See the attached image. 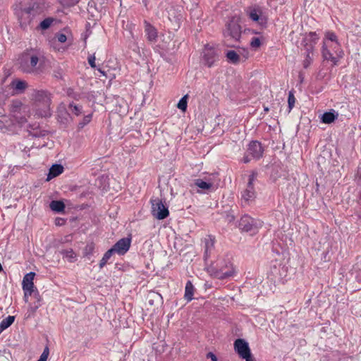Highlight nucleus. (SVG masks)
Returning <instances> with one entry per match:
<instances>
[{
    "label": "nucleus",
    "mask_w": 361,
    "mask_h": 361,
    "mask_svg": "<svg viewBox=\"0 0 361 361\" xmlns=\"http://www.w3.org/2000/svg\"><path fill=\"white\" fill-rule=\"evenodd\" d=\"M43 56L36 49L25 51L18 59L19 68L25 73L37 74L39 72Z\"/></svg>",
    "instance_id": "obj_1"
},
{
    "label": "nucleus",
    "mask_w": 361,
    "mask_h": 361,
    "mask_svg": "<svg viewBox=\"0 0 361 361\" xmlns=\"http://www.w3.org/2000/svg\"><path fill=\"white\" fill-rule=\"evenodd\" d=\"M322 56L325 60L331 61L334 65H336L341 57L340 44L336 35L332 32H326L322 46Z\"/></svg>",
    "instance_id": "obj_2"
},
{
    "label": "nucleus",
    "mask_w": 361,
    "mask_h": 361,
    "mask_svg": "<svg viewBox=\"0 0 361 361\" xmlns=\"http://www.w3.org/2000/svg\"><path fill=\"white\" fill-rule=\"evenodd\" d=\"M34 108L36 114L41 117L51 116L50 104L51 101V94L46 90H35L32 94Z\"/></svg>",
    "instance_id": "obj_3"
},
{
    "label": "nucleus",
    "mask_w": 361,
    "mask_h": 361,
    "mask_svg": "<svg viewBox=\"0 0 361 361\" xmlns=\"http://www.w3.org/2000/svg\"><path fill=\"white\" fill-rule=\"evenodd\" d=\"M30 117V109L19 101H13L10 107V121L13 126L22 127Z\"/></svg>",
    "instance_id": "obj_4"
},
{
    "label": "nucleus",
    "mask_w": 361,
    "mask_h": 361,
    "mask_svg": "<svg viewBox=\"0 0 361 361\" xmlns=\"http://www.w3.org/2000/svg\"><path fill=\"white\" fill-rule=\"evenodd\" d=\"M212 276L219 279H225L233 276L234 269L228 259H218L209 268Z\"/></svg>",
    "instance_id": "obj_5"
},
{
    "label": "nucleus",
    "mask_w": 361,
    "mask_h": 361,
    "mask_svg": "<svg viewBox=\"0 0 361 361\" xmlns=\"http://www.w3.org/2000/svg\"><path fill=\"white\" fill-rule=\"evenodd\" d=\"M152 214L159 220L166 219L169 215L168 207L159 198L152 199Z\"/></svg>",
    "instance_id": "obj_6"
},
{
    "label": "nucleus",
    "mask_w": 361,
    "mask_h": 361,
    "mask_svg": "<svg viewBox=\"0 0 361 361\" xmlns=\"http://www.w3.org/2000/svg\"><path fill=\"white\" fill-rule=\"evenodd\" d=\"M262 226L259 221L255 220L249 216H243L239 222V228L242 231L250 232L252 234L255 233L258 228Z\"/></svg>",
    "instance_id": "obj_7"
},
{
    "label": "nucleus",
    "mask_w": 361,
    "mask_h": 361,
    "mask_svg": "<svg viewBox=\"0 0 361 361\" xmlns=\"http://www.w3.org/2000/svg\"><path fill=\"white\" fill-rule=\"evenodd\" d=\"M219 54L214 47L207 44L204 46L202 52V59L204 63L208 67H212L215 62L219 60Z\"/></svg>",
    "instance_id": "obj_8"
},
{
    "label": "nucleus",
    "mask_w": 361,
    "mask_h": 361,
    "mask_svg": "<svg viewBox=\"0 0 361 361\" xmlns=\"http://www.w3.org/2000/svg\"><path fill=\"white\" fill-rule=\"evenodd\" d=\"M319 36L315 32H310L306 34L302 42L305 51H307V56L310 58V54H312L315 44L319 40Z\"/></svg>",
    "instance_id": "obj_9"
},
{
    "label": "nucleus",
    "mask_w": 361,
    "mask_h": 361,
    "mask_svg": "<svg viewBox=\"0 0 361 361\" xmlns=\"http://www.w3.org/2000/svg\"><path fill=\"white\" fill-rule=\"evenodd\" d=\"M224 35L227 39L238 41L241 35V27L239 24H228Z\"/></svg>",
    "instance_id": "obj_10"
},
{
    "label": "nucleus",
    "mask_w": 361,
    "mask_h": 361,
    "mask_svg": "<svg viewBox=\"0 0 361 361\" xmlns=\"http://www.w3.org/2000/svg\"><path fill=\"white\" fill-rule=\"evenodd\" d=\"M234 348L240 357H247L251 353L248 343L241 338L235 341Z\"/></svg>",
    "instance_id": "obj_11"
},
{
    "label": "nucleus",
    "mask_w": 361,
    "mask_h": 361,
    "mask_svg": "<svg viewBox=\"0 0 361 361\" xmlns=\"http://www.w3.org/2000/svg\"><path fill=\"white\" fill-rule=\"evenodd\" d=\"M131 240L130 238H124L120 239L111 249L113 252L119 255L125 254L130 248Z\"/></svg>",
    "instance_id": "obj_12"
},
{
    "label": "nucleus",
    "mask_w": 361,
    "mask_h": 361,
    "mask_svg": "<svg viewBox=\"0 0 361 361\" xmlns=\"http://www.w3.org/2000/svg\"><path fill=\"white\" fill-rule=\"evenodd\" d=\"M247 152L252 159H258L262 156L263 149L260 142L252 141L249 144Z\"/></svg>",
    "instance_id": "obj_13"
},
{
    "label": "nucleus",
    "mask_w": 361,
    "mask_h": 361,
    "mask_svg": "<svg viewBox=\"0 0 361 361\" xmlns=\"http://www.w3.org/2000/svg\"><path fill=\"white\" fill-rule=\"evenodd\" d=\"M255 192L254 190V187L247 186L246 190L243 192L241 197L243 206L248 205L255 200Z\"/></svg>",
    "instance_id": "obj_14"
},
{
    "label": "nucleus",
    "mask_w": 361,
    "mask_h": 361,
    "mask_svg": "<svg viewBox=\"0 0 361 361\" xmlns=\"http://www.w3.org/2000/svg\"><path fill=\"white\" fill-rule=\"evenodd\" d=\"M35 276V274L34 272H30L25 275L22 282L23 290H36L33 283Z\"/></svg>",
    "instance_id": "obj_15"
},
{
    "label": "nucleus",
    "mask_w": 361,
    "mask_h": 361,
    "mask_svg": "<svg viewBox=\"0 0 361 361\" xmlns=\"http://www.w3.org/2000/svg\"><path fill=\"white\" fill-rule=\"evenodd\" d=\"M145 32L147 39L151 42H155L158 37L157 29L152 24H147L145 27Z\"/></svg>",
    "instance_id": "obj_16"
},
{
    "label": "nucleus",
    "mask_w": 361,
    "mask_h": 361,
    "mask_svg": "<svg viewBox=\"0 0 361 361\" xmlns=\"http://www.w3.org/2000/svg\"><path fill=\"white\" fill-rule=\"evenodd\" d=\"M63 172V167L61 164H54L49 169L47 180L58 176Z\"/></svg>",
    "instance_id": "obj_17"
},
{
    "label": "nucleus",
    "mask_w": 361,
    "mask_h": 361,
    "mask_svg": "<svg viewBox=\"0 0 361 361\" xmlns=\"http://www.w3.org/2000/svg\"><path fill=\"white\" fill-rule=\"evenodd\" d=\"M72 37L71 32L67 29H63L61 32L55 34V38L61 43L66 42L68 39Z\"/></svg>",
    "instance_id": "obj_18"
},
{
    "label": "nucleus",
    "mask_w": 361,
    "mask_h": 361,
    "mask_svg": "<svg viewBox=\"0 0 361 361\" xmlns=\"http://www.w3.org/2000/svg\"><path fill=\"white\" fill-rule=\"evenodd\" d=\"M215 238L212 235H208L204 238L205 255L207 257L214 248Z\"/></svg>",
    "instance_id": "obj_19"
},
{
    "label": "nucleus",
    "mask_w": 361,
    "mask_h": 361,
    "mask_svg": "<svg viewBox=\"0 0 361 361\" xmlns=\"http://www.w3.org/2000/svg\"><path fill=\"white\" fill-rule=\"evenodd\" d=\"M50 209L56 212H62L65 209V204L60 200H52L49 204Z\"/></svg>",
    "instance_id": "obj_20"
},
{
    "label": "nucleus",
    "mask_w": 361,
    "mask_h": 361,
    "mask_svg": "<svg viewBox=\"0 0 361 361\" xmlns=\"http://www.w3.org/2000/svg\"><path fill=\"white\" fill-rule=\"evenodd\" d=\"M248 15L250 16V20H252V21H258L259 20H263L262 17V13L261 10L259 8H250V11H248Z\"/></svg>",
    "instance_id": "obj_21"
},
{
    "label": "nucleus",
    "mask_w": 361,
    "mask_h": 361,
    "mask_svg": "<svg viewBox=\"0 0 361 361\" xmlns=\"http://www.w3.org/2000/svg\"><path fill=\"white\" fill-rule=\"evenodd\" d=\"M194 287L190 281H188L185 285L184 297L188 301L193 299Z\"/></svg>",
    "instance_id": "obj_22"
},
{
    "label": "nucleus",
    "mask_w": 361,
    "mask_h": 361,
    "mask_svg": "<svg viewBox=\"0 0 361 361\" xmlns=\"http://www.w3.org/2000/svg\"><path fill=\"white\" fill-rule=\"evenodd\" d=\"M14 320L15 317L11 315L4 319L0 323V332L8 328L14 322Z\"/></svg>",
    "instance_id": "obj_23"
},
{
    "label": "nucleus",
    "mask_w": 361,
    "mask_h": 361,
    "mask_svg": "<svg viewBox=\"0 0 361 361\" xmlns=\"http://www.w3.org/2000/svg\"><path fill=\"white\" fill-rule=\"evenodd\" d=\"M337 116L338 114H335L334 112H325L322 116V121L324 123L329 124L334 122V120L337 118Z\"/></svg>",
    "instance_id": "obj_24"
},
{
    "label": "nucleus",
    "mask_w": 361,
    "mask_h": 361,
    "mask_svg": "<svg viewBox=\"0 0 361 361\" xmlns=\"http://www.w3.org/2000/svg\"><path fill=\"white\" fill-rule=\"evenodd\" d=\"M226 57L229 62L234 64L238 63L240 61L239 55L237 54L235 51L233 50L227 51Z\"/></svg>",
    "instance_id": "obj_25"
},
{
    "label": "nucleus",
    "mask_w": 361,
    "mask_h": 361,
    "mask_svg": "<svg viewBox=\"0 0 361 361\" xmlns=\"http://www.w3.org/2000/svg\"><path fill=\"white\" fill-rule=\"evenodd\" d=\"M61 253L63 257L70 262H73L76 259V254L72 249L63 250Z\"/></svg>",
    "instance_id": "obj_26"
},
{
    "label": "nucleus",
    "mask_w": 361,
    "mask_h": 361,
    "mask_svg": "<svg viewBox=\"0 0 361 361\" xmlns=\"http://www.w3.org/2000/svg\"><path fill=\"white\" fill-rule=\"evenodd\" d=\"M195 184L198 188L202 190H209L212 187V183H208L207 181L203 180L202 179H196L195 180Z\"/></svg>",
    "instance_id": "obj_27"
},
{
    "label": "nucleus",
    "mask_w": 361,
    "mask_h": 361,
    "mask_svg": "<svg viewBox=\"0 0 361 361\" xmlns=\"http://www.w3.org/2000/svg\"><path fill=\"white\" fill-rule=\"evenodd\" d=\"M114 253V252H113V250H111V249H109L104 253L102 259H101V261L99 262V268L100 269L103 268L106 265L108 260L111 258V257L112 256V255Z\"/></svg>",
    "instance_id": "obj_28"
},
{
    "label": "nucleus",
    "mask_w": 361,
    "mask_h": 361,
    "mask_svg": "<svg viewBox=\"0 0 361 361\" xmlns=\"http://www.w3.org/2000/svg\"><path fill=\"white\" fill-rule=\"evenodd\" d=\"M12 85L16 90L23 91L27 87V82L23 80H16L12 82Z\"/></svg>",
    "instance_id": "obj_29"
},
{
    "label": "nucleus",
    "mask_w": 361,
    "mask_h": 361,
    "mask_svg": "<svg viewBox=\"0 0 361 361\" xmlns=\"http://www.w3.org/2000/svg\"><path fill=\"white\" fill-rule=\"evenodd\" d=\"M188 98V94L184 95L179 100V102L177 104V107L183 112H185L187 109Z\"/></svg>",
    "instance_id": "obj_30"
},
{
    "label": "nucleus",
    "mask_w": 361,
    "mask_h": 361,
    "mask_svg": "<svg viewBox=\"0 0 361 361\" xmlns=\"http://www.w3.org/2000/svg\"><path fill=\"white\" fill-rule=\"evenodd\" d=\"M68 111L71 113L74 114L76 116H78L81 113V107L73 104H70Z\"/></svg>",
    "instance_id": "obj_31"
},
{
    "label": "nucleus",
    "mask_w": 361,
    "mask_h": 361,
    "mask_svg": "<svg viewBox=\"0 0 361 361\" xmlns=\"http://www.w3.org/2000/svg\"><path fill=\"white\" fill-rule=\"evenodd\" d=\"M91 119H92V114H87V115L85 116L82 118V121L78 123V128H84L87 124H88L91 121Z\"/></svg>",
    "instance_id": "obj_32"
},
{
    "label": "nucleus",
    "mask_w": 361,
    "mask_h": 361,
    "mask_svg": "<svg viewBox=\"0 0 361 361\" xmlns=\"http://www.w3.org/2000/svg\"><path fill=\"white\" fill-rule=\"evenodd\" d=\"M35 298L37 299V301L31 305L30 308L33 312H35L41 305L40 304V297L39 295V293L37 292L35 293Z\"/></svg>",
    "instance_id": "obj_33"
},
{
    "label": "nucleus",
    "mask_w": 361,
    "mask_h": 361,
    "mask_svg": "<svg viewBox=\"0 0 361 361\" xmlns=\"http://www.w3.org/2000/svg\"><path fill=\"white\" fill-rule=\"evenodd\" d=\"M295 98L294 97V94L292 92H289V94H288V108H289V111L293 109V107L295 105Z\"/></svg>",
    "instance_id": "obj_34"
},
{
    "label": "nucleus",
    "mask_w": 361,
    "mask_h": 361,
    "mask_svg": "<svg viewBox=\"0 0 361 361\" xmlns=\"http://www.w3.org/2000/svg\"><path fill=\"white\" fill-rule=\"evenodd\" d=\"M24 291V300L25 302H28V297L32 295L33 294L35 295V293L38 292L37 290L31 289V290H23Z\"/></svg>",
    "instance_id": "obj_35"
},
{
    "label": "nucleus",
    "mask_w": 361,
    "mask_h": 361,
    "mask_svg": "<svg viewBox=\"0 0 361 361\" xmlns=\"http://www.w3.org/2000/svg\"><path fill=\"white\" fill-rule=\"evenodd\" d=\"M60 4L64 6H72L78 3V0H59Z\"/></svg>",
    "instance_id": "obj_36"
},
{
    "label": "nucleus",
    "mask_w": 361,
    "mask_h": 361,
    "mask_svg": "<svg viewBox=\"0 0 361 361\" xmlns=\"http://www.w3.org/2000/svg\"><path fill=\"white\" fill-rule=\"evenodd\" d=\"M257 175V173L256 172H252V173L249 176L247 186L253 187V182L256 180Z\"/></svg>",
    "instance_id": "obj_37"
},
{
    "label": "nucleus",
    "mask_w": 361,
    "mask_h": 361,
    "mask_svg": "<svg viewBox=\"0 0 361 361\" xmlns=\"http://www.w3.org/2000/svg\"><path fill=\"white\" fill-rule=\"evenodd\" d=\"M49 348H48V347H46L44 349V351L42 352V353L41 354L39 360H40L41 361H47L48 356H49Z\"/></svg>",
    "instance_id": "obj_38"
},
{
    "label": "nucleus",
    "mask_w": 361,
    "mask_h": 361,
    "mask_svg": "<svg viewBox=\"0 0 361 361\" xmlns=\"http://www.w3.org/2000/svg\"><path fill=\"white\" fill-rule=\"evenodd\" d=\"M261 44L260 39L258 37H253L250 42V45L253 48H258Z\"/></svg>",
    "instance_id": "obj_39"
},
{
    "label": "nucleus",
    "mask_w": 361,
    "mask_h": 361,
    "mask_svg": "<svg viewBox=\"0 0 361 361\" xmlns=\"http://www.w3.org/2000/svg\"><path fill=\"white\" fill-rule=\"evenodd\" d=\"M88 63L92 68H96L95 56L94 54L88 57Z\"/></svg>",
    "instance_id": "obj_40"
},
{
    "label": "nucleus",
    "mask_w": 361,
    "mask_h": 361,
    "mask_svg": "<svg viewBox=\"0 0 361 361\" xmlns=\"http://www.w3.org/2000/svg\"><path fill=\"white\" fill-rule=\"evenodd\" d=\"M94 10V7L92 6H89L88 11H89L90 13H91L92 15V17H93L92 20L98 21L100 19L98 18V15L95 16V15L93 14Z\"/></svg>",
    "instance_id": "obj_41"
},
{
    "label": "nucleus",
    "mask_w": 361,
    "mask_h": 361,
    "mask_svg": "<svg viewBox=\"0 0 361 361\" xmlns=\"http://www.w3.org/2000/svg\"><path fill=\"white\" fill-rule=\"evenodd\" d=\"M305 55H306V59H305V60L304 61L303 66H304V68H307V67L310 66V64L311 63L312 59V57H311V56H310V58H307V51H305Z\"/></svg>",
    "instance_id": "obj_42"
},
{
    "label": "nucleus",
    "mask_w": 361,
    "mask_h": 361,
    "mask_svg": "<svg viewBox=\"0 0 361 361\" xmlns=\"http://www.w3.org/2000/svg\"><path fill=\"white\" fill-rule=\"evenodd\" d=\"M251 160V155L246 152L245 155L244 156L243 159V161L245 164L249 163Z\"/></svg>",
    "instance_id": "obj_43"
},
{
    "label": "nucleus",
    "mask_w": 361,
    "mask_h": 361,
    "mask_svg": "<svg viewBox=\"0 0 361 361\" xmlns=\"http://www.w3.org/2000/svg\"><path fill=\"white\" fill-rule=\"evenodd\" d=\"M207 357L210 358L212 360V361H217L216 356L212 352H209V353H207Z\"/></svg>",
    "instance_id": "obj_44"
},
{
    "label": "nucleus",
    "mask_w": 361,
    "mask_h": 361,
    "mask_svg": "<svg viewBox=\"0 0 361 361\" xmlns=\"http://www.w3.org/2000/svg\"><path fill=\"white\" fill-rule=\"evenodd\" d=\"M35 13V10L34 8H28V9H26L25 8L24 11H23V15H28V14H31V13Z\"/></svg>",
    "instance_id": "obj_45"
},
{
    "label": "nucleus",
    "mask_w": 361,
    "mask_h": 361,
    "mask_svg": "<svg viewBox=\"0 0 361 361\" xmlns=\"http://www.w3.org/2000/svg\"><path fill=\"white\" fill-rule=\"evenodd\" d=\"M51 24H39V26L37 27L42 30H45L50 27Z\"/></svg>",
    "instance_id": "obj_46"
},
{
    "label": "nucleus",
    "mask_w": 361,
    "mask_h": 361,
    "mask_svg": "<svg viewBox=\"0 0 361 361\" xmlns=\"http://www.w3.org/2000/svg\"><path fill=\"white\" fill-rule=\"evenodd\" d=\"M55 20L52 18H45L44 20H43L41 23H54Z\"/></svg>",
    "instance_id": "obj_47"
},
{
    "label": "nucleus",
    "mask_w": 361,
    "mask_h": 361,
    "mask_svg": "<svg viewBox=\"0 0 361 361\" xmlns=\"http://www.w3.org/2000/svg\"><path fill=\"white\" fill-rule=\"evenodd\" d=\"M0 119V127H2V126H5L4 121H6V117L5 116H1Z\"/></svg>",
    "instance_id": "obj_48"
},
{
    "label": "nucleus",
    "mask_w": 361,
    "mask_h": 361,
    "mask_svg": "<svg viewBox=\"0 0 361 361\" xmlns=\"http://www.w3.org/2000/svg\"><path fill=\"white\" fill-rule=\"evenodd\" d=\"M242 358L245 359V361H253V359L252 357L251 353L247 357H242Z\"/></svg>",
    "instance_id": "obj_49"
},
{
    "label": "nucleus",
    "mask_w": 361,
    "mask_h": 361,
    "mask_svg": "<svg viewBox=\"0 0 361 361\" xmlns=\"http://www.w3.org/2000/svg\"><path fill=\"white\" fill-rule=\"evenodd\" d=\"M63 219H56V225H61L63 224Z\"/></svg>",
    "instance_id": "obj_50"
},
{
    "label": "nucleus",
    "mask_w": 361,
    "mask_h": 361,
    "mask_svg": "<svg viewBox=\"0 0 361 361\" xmlns=\"http://www.w3.org/2000/svg\"><path fill=\"white\" fill-rule=\"evenodd\" d=\"M264 111L265 112H268V111H269V107H267V106H264Z\"/></svg>",
    "instance_id": "obj_51"
},
{
    "label": "nucleus",
    "mask_w": 361,
    "mask_h": 361,
    "mask_svg": "<svg viewBox=\"0 0 361 361\" xmlns=\"http://www.w3.org/2000/svg\"><path fill=\"white\" fill-rule=\"evenodd\" d=\"M154 295H155L157 298H160V299H161V298H162L161 295L160 294H159V293H154Z\"/></svg>",
    "instance_id": "obj_52"
},
{
    "label": "nucleus",
    "mask_w": 361,
    "mask_h": 361,
    "mask_svg": "<svg viewBox=\"0 0 361 361\" xmlns=\"http://www.w3.org/2000/svg\"><path fill=\"white\" fill-rule=\"evenodd\" d=\"M89 248L90 250H92V246H87L86 247V249Z\"/></svg>",
    "instance_id": "obj_53"
},
{
    "label": "nucleus",
    "mask_w": 361,
    "mask_h": 361,
    "mask_svg": "<svg viewBox=\"0 0 361 361\" xmlns=\"http://www.w3.org/2000/svg\"><path fill=\"white\" fill-rule=\"evenodd\" d=\"M98 71H99L101 73H102L103 75H104V71H102L101 69H98Z\"/></svg>",
    "instance_id": "obj_54"
}]
</instances>
